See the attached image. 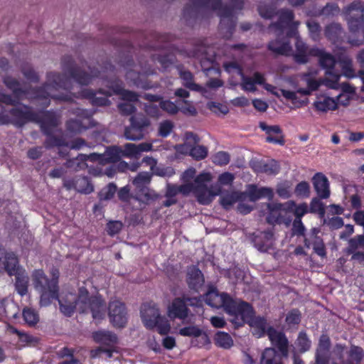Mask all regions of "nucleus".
<instances>
[{
    "mask_svg": "<svg viewBox=\"0 0 364 364\" xmlns=\"http://www.w3.org/2000/svg\"><path fill=\"white\" fill-rule=\"evenodd\" d=\"M161 316L159 308L156 305L145 304L141 308V317L145 327L153 330L156 327L158 319Z\"/></svg>",
    "mask_w": 364,
    "mask_h": 364,
    "instance_id": "nucleus-23",
    "label": "nucleus"
},
{
    "mask_svg": "<svg viewBox=\"0 0 364 364\" xmlns=\"http://www.w3.org/2000/svg\"><path fill=\"white\" fill-rule=\"evenodd\" d=\"M17 105H18L9 111H6L0 104V125L12 124L17 127H22L28 122L39 121L38 112L19 102Z\"/></svg>",
    "mask_w": 364,
    "mask_h": 364,
    "instance_id": "nucleus-7",
    "label": "nucleus"
},
{
    "mask_svg": "<svg viewBox=\"0 0 364 364\" xmlns=\"http://www.w3.org/2000/svg\"><path fill=\"white\" fill-rule=\"evenodd\" d=\"M306 26L310 38L314 41H320L321 34V27L320 24L317 21L310 19L306 21Z\"/></svg>",
    "mask_w": 364,
    "mask_h": 364,
    "instance_id": "nucleus-51",
    "label": "nucleus"
},
{
    "mask_svg": "<svg viewBox=\"0 0 364 364\" xmlns=\"http://www.w3.org/2000/svg\"><path fill=\"white\" fill-rule=\"evenodd\" d=\"M310 54L318 58L321 67L326 70V75L329 76L324 80L325 85L331 89H338L341 74L335 69L336 63L335 57L324 50L317 48L310 50Z\"/></svg>",
    "mask_w": 364,
    "mask_h": 364,
    "instance_id": "nucleus-10",
    "label": "nucleus"
},
{
    "mask_svg": "<svg viewBox=\"0 0 364 364\" xmlns=\"http://www.w3.org/2000/svg\"><path fill=\"white\" fill-rule=\"evenodd\" d=\"M92 337L97 343L109 346L117 343V335L108 331H99L94 332L92 333Z\"/></svg>",
    "mask_w": 364,
    "mask_h": 364,
    "instance_id": "nucleus-38",
    "label": "nucleus"
},
{
    "mask_svg": "<svg viewBox=\"0 0 364 364\" xmlns=\"http://www.w3.org/2000/svg\"><path fill=\"white\" fill-rule=\"evenodd\" d=\"M122 156V149L117 146H112L107 149L103 154V159L106 163H114L118 161Z\"/></svg>",
    "mask_w": 364,
    "mask_h": 364,
    "instance_id": "nucleus-50",
    "label": "nucleus"
},
{
    "mask_svg": "<svg viewBox=\"0 0 364 364\" xmlns=\"http://www.w3.org/2000/svg\"><path fill=\"white\" fill-rule=\"evenodd\" d=\"M180 77L184 81L183 85L186 87L194 91H203V88L193 82V75L190 71H181Z\"/></svg>",
    "mask_w": 364,
    "mask_h": 364,
    "instance_id": "nucleus-49",
    "label": "nucleus"
},
{
    "mask_svg": "<svg viewBox=\"0 0 364 364\" xmlns=\"http://www.w3.org/2000/svg\"><path fill=\"white\" fill-rule=\"evenodd\" d=\"M247 199L245 192L232 191L223 195L220 197V204L225 209H229L237 202H243Z\"/></svg>",
    "mask_w": 364,
    "mask_h": 364,
    "instance_id": "nucleus-34",
    "label": "nucleus"
},
{
    "mask_svg": "<svg viewBox=\"0 0 364 364\" xmlns=\"http://www.w3.org/2000/svg\"><path fill=\"white\" fill-rule=\"evenodd\" d=\"M212 180L210 173H201L194 179L193 193L197 200L202 205H208L212 202L214 197L220 193V188L218 186L208 188L207 184Z\"/></svg>",
    "mask_w": 364,
    "mask_h": 364,
    "instance_id": "nucleus-11",
    "label": "nucleus"
},
{
    "mask_svg": "<svg viewBox=\"0 0 364 364\" xmlns=\"http://www.w3.org/2000/svg\"><path fill=\"white\" fill-rule=\"evenodd\" d=\"M63 186L68 191L75 190L82 194L94 191V186L88 177L77 176L73 178L63 179Z\"/></svg>",
    "mask_w": 364,
    "mask_h": 364,
    "instance_id": "nucleus-19",
    "label": "nucleus"
},
{
    "mask_svg": "<svg viewBox=\"0 0 364 364\" xmlns=\"http://www.w3.org/2000/svg\"><path fill=\"white\" fill-rule=\"evenodd\" d=\"M229 321L234 325L235 328L242 326L245 323L252 328V333L257 338L263 337L267 334L269 326L267 319L263 316H255L253 307L247 302L242 304L236 316Z\"/></svg>",
    "mask_w": 364,
    "mask_h": 364,
    "instance_id": "nucleus-6",
    "label": "nucleus"
},
{
    "mask_svg": "<svg viewBox=\"0 0 364 364\" xmlns=\"http://www.w3.org/2000/svg\"><path fill=\"white\" fill-rule=\"evenodd\" d=\"M267 207L269 211L268 215L267 216V222L269 224L284 223L289 225L291 221L290 218H287L284 215V213H287L284 203H267Z\"/></svg>",
    "mask_w": 364,
    "mask_h": 364,
    "instance_id": "nucleus-20",
    "label": "nucleus"
},
{
    "mask_svg": "<svg viewBox=\"0 0 364 364\" xmlns=\"http://www.w3.org/2000/svg\"><path fill=\"white\" fill-rule=\"evenodd\" d=\"M286 211L287 213H293L295 219L301 220L302 217L309 213V205L306 203L296 204L294 200H288L284 203Z\"/></svg>",
    "mask_w": 364,
    "mask_h": 364,
    "instance_id": "nucleus-35",
    "label": "nucleus"
},
{
    "mask_svg": "<svg viewBox=\"0 0 364 364\" xmlns=\"http://www.w3.org/2000/svg\"><path fill=\"white\" fill-rule=\"evenodd\" d=\"M116 191L117 186L114 183H109L98 193V198L100 200H109L114 197Z\"/></svg>",
    "mask_w": 364,
    "mask_h": 364,
    "instance_id": "nucleus-57",
    "label": "nucleus"
},
{
    "mask_svg": "<svg viewBox=\"0 0 364 364\" xmlns=\"http://www.w3.org/2000/svg\"><path fill=\"white\" fill-rule=\"evenodd\" d=\"M348 355V361L346 364H358L364 357V350L359 346H352Z\"/></svg>",
    "mask_w": 364,
    "mask_h": 364,
    "instance_id": "nucleus-48",
    "label": "nucleus"
},
{
    "mask_svg": "<svg viewBox=\"0 0 364 364\" xmlns=\"http://www.w3.org/2000/svg\"><path fill=\"white\" fill-rule=\"evenodd\" d=\"M295 346L301 353H304L310 350L311 347V341L305 331H302L299 333L295 341Z\"/></svg>",
    "mask_w": 364,
    "mask_h": 364,
    "instance_id": "nucleus-42",
    "label": "nucleus"
},
{
    "mask_svg": "<svg viewBox=\"0 0 364 364\" xmlns=\"http://www.w3.org/2000/svg\"><path fill=\"white\" fill-rule=\"evenodd\" d=\"M46 135L47 136V139L45 141L44 145L47 149H50L54 146L61 147L68 146V143L62 137L53 136L52 133Z\"/></svg>",
    "mask_w": 364,
    "mask_h": 364,
    "instance_id": "nucleus-55",
    "label": "nucleus"
},
{
    "mask_svg": "<svg viewBox=\"0 0 364 364\" xmlns=\"http://www.w3.org/2000/svg\"><path fill=\"white\" fill-rule=\"evenodd\" d=\"M122 66L127 70V80L132 82L133 85L145 90L152 87V85L146 80V77L155 74L156 71L147 61H139V63L136 65L133 63L132 60L129 59L126 63H123Z\"/></svg>",
    "mask_w": 364,
    "mask_h": 364,
    "instance_id": "nucleus-8",
    "label": "nucleus"
},
{
    "mask_svg": "<svg viewBox=\"0 0 364 364\" xmlns=\"http://www.w3.org/2000/svg\"><path fill=\"white\" fill-rule=\"evenodd\" d=\"M241 87L245 91L255 92L256 90V84H264V76L260 73L256 72L252 77L245 76L243 73L241 75Z\"/></svg>",
    "mask_w": 364,
    "mask_h": 364,
    "instance_id": "nucleus-33",
    "label": "nucleus"
},
{
    "mask_svg": "<svg viewBox=\"0 0 364 364\" xmlns=\"http://www.w3.org/2000/svg\"><path fill=\"white\" fill-rule=\"evenodd\" d=\"M3 82L13 92L15 96L14 99L17 100V104L23 95L31 99L43 100L41 103L43 107H48L50 105V98L56 100H70V97L68 95L57 94V92L61 89L69 90L71 88L70 80L68 79L63 80L60 73L57 72L47 73L46 82L43 85L37 89H33L31 92L23 90L19 81L11 76L4 77Z\"/></svg>",
    "mask_w": 364,
    "mask_h": 364,
    "instance_id": "nucleus-1",
    "label": "nucleus"
},
{
    "mask_svg": "<svg viewBox=\"0 0 364 364\" xmlns=\"http://www.w3.org/2000/svg\"><path fill=\"white\" fill-rule=\"evenodd\" d=\"M200 300L198 297H189L183 294L181 297L175 298L167 309V316L171 319L186 320L191 314L190 306H198Z\"/></svg>",
    "mask_w": 364,
    "mask_h": 364,
    "instance_id": "nucleus-13",
    "label": "nucleus"
},
{
    "mask_svg": "<svg viewBox=\"0 0 364 364\" xmlns=\"http://www.w3.org/2000/svg\"><path fill=\"white\" fill-rule=\"evenodd\" d=\"M276 192L279 197L287 199L291 196V184L289 182H284L277 186Z\"/></svg>",
    "mask_w": 364,
    "mask_h": 364,
    "instance_id": "nucleus-62",
    "label": "nucleus"
},
{
    "mask_svg": "<svg viewBox=\"0 0 364 364\" xmlns=\"http://www.w3.org/2000/svg\"><path fill=\"white\" fill-rule=\"evenodd\" d=\"M324 35L333 44L338 45L344 41L345 31L340 23H331L325 27Z\"/></svg>",
    "mask_w": 364,
    "mask_h": 364,
    "instance_id": "nucleus-28",
    "label": "nucleus"
},
{
    "mask_svg": "<svg viewBox=\"0 0 364 364\" xmlns=\"http://www.w3.org/2000/svg\"><path fill=\"white\" fill-rule=\"evenodd\" d=\"M179 334L183 336L198 338L203 344L209 343L208 335L196 326H186L179 330Z\"/></svg>",
    "mask_w": 364,
    "mask_h": 364,
    "instance_id": "nucleus-36",
    "label": "nucleus"
},
{
    "mask_svg": "<svg viewBox=\"0 0 364 364\" xmlns=\"http://www.w3.org/2000/svg\"><path fill=\"white\" fill-rule=\"evenodd\" d=\"M4 269L9 276H14L25 269L20 266L18 257L13 252H5L0 246V272Z\"/></svg>",
    "mask_w": 364,
    "mask_h": 364,
    "instance_id": "nucleus-17",
    "label": "nucleus"
},
{
    "mask_svg": "<svg viewBox=\"0 0 364 364\" xmlns=\"http://www.w3.org/2000/svg\"><path fill=\"white\" fill-rule=\"evenodd\" d=\"M301 77L306 83L307 88L311 93L317 90L322 83L325 85L324 81L316 80L310 73H302Z\"/></svg>",
    "mask_w": 364,
    "mask_h": 364,
    "instance_id": "nucleus-53",
    "label": "nucleus"
},
{
    "mask_svg": "<svg viewBox=\"0 0 364 364\" xmlns=\"http://www.w3.org/2000/svg\"><path fill=\"white\" fill-rule=\"evenodd\" d=\"M249 237L254 247L261 252H266L273 247L274 239L272 230L255 232Z\"/></svg>",
    "mask_w": 364,
    "mask_h": 364,
    "instance_id": "nucleus-18",
    "label": "nucleus"
},
{
    "mask_svg": "<svg viewBox=\"0 0 364 364\" xmlns=\"http://www.w3.org/2000/svg\"><path fill=\"white\" fill-rule=\"evenodd\" d=\"M158 198L156 193L148 187L138 191L136 199L146 203L155 200Z\"/></svg>",
    "mask_w": 364,
    "mask_h": 364,
    "instance_id": "nucleus-56",
    "label": "nucleus"
},
{
    "mask_svg": "<svg viewBox=\"0 0 364 364\" xmlns=\"http://www.w3.org/2000/svg\"><path fill=\"white\" fill-rule=\"evenodd\" d=\"M310 193V185L308 182L304 181L299 183L294 188L295 195L299 198H309Z\"/></svg>",
    "mask_w": 364,
    "mask_h": 364,
    "instance_id": "nucleus-58",
    "label": "nucleus"
},
{
    "mask_svg": "<svg viewBox=\"0 0 364 364\" xmlns=\"http://www.w3.org/2000/svg\"><path fill=\"white\" fill-rule=\"evenodd\" d=\"M247 198L252 202H255L262 198H267L272 200L274 197L273 190L271 188L262 187L258 188L255 185H250L247 189Z\"/></svg>",
    "mask_w": 364,
    "mask_h": 364,
    "instance_id": "nucleus-32",
    "label": "nucleus"
},
{
    "mask_svg": "<svg viewBox=\"0 0 364 364\" xmlns=\"http://www.w3.org/2000/svg\"><path fill=\"white\" fill-rule=\"evenodd\" d=\"M65 166L75 171L85 169L87 166L84 154H79L76 158L67 160Z\"/></svg>",
    "mask_w": 364,
    "mask_h": 364,
    "instance_id": "nucleus-46",
    "label": "nucleus"
},
{
    "mask_svg": "<svg viewBox=\"0 0 364 364\" xmlns=\"http://www.w3.org/2000/svg\"><path fill=\"white\" fill-rule=\"evenodd\" d=\"M22 315L25 322L31 326L36 325L39 321V316L38 312L32 308H24L22 312Z\"/></svg>",
    "mask_w": 364,
    "mask_h": 364,
    "instance_id": "nucleus-54",
    "label": "nucleus"
},
{
    "mask_svg": "<svg viewBox=\"0 0 364 364\" xmlns=\"http://www.w3.org/2000/svg\"><path fill=\"white\" fill-rule=\"evenodd\" d=\"M152 173L150 172L143 171L137 174L133 179L132 183L137 191L146 188L150 183Z\"/></svg>",
    "mask_w": 364,
    "mask_h": 364,
    "instance_id": "nucleus-43",
    "label": "nucleus"
},
{
    "mask_svg": "<svg viewBox=\"0 0 364 364\" xmlns=\"http://www.w3.org/2000/svg\"><path fill=\"white\" fill-rule=\"evenodd\" d=\"M214 341L217 346L228 349L233 345V341L231 336L225 332L218 331L215 333Z\"/></svg>",
    "mask_w": 364,
    "mask_h": 364,
    "instance_id": "nucleus-44",
    "label": "nucleus"
},
{
    "mask_svg": "<svg viewBox=\"0 0 364 364\" xmlns=\"http://www.w3.org/2000/svg\"><path fill=\"white\" fill-rule=\"evenodd\" d=\"M79 313L91 312L95 320H102L105 316V303L101 296H89L85 287L80 288Z\"/></svg>",
    "mask_w": 364,
    "mask_h": 364,
    "instance_id": "nucleus-12",
    "label": "nucleus"
},
{
    "mask_svg": "<svg viewBox=\"0 0 364 364\" xmlns=\"http://www.w3.org/2000/svg\"><path fill=\"white\" fill-rule=\"evenodd\" d=\"M55 299L58 301L60 311L64 316L70 317L75 311L79 312L80 291L78 296L68 293Z\"/></svg>",
    "mask_w": 364,
    "mask_h": 364,
    "instance_id": "nucleus-21",
    "label": "nucleus"
},
{
    "mask_svg": "<svg viewBox=\"0 0 364 364\" xmlns=\"http://www.w3.org/2000/svg\"><path fill=\"white\" fill-rule=\"evenodd\" d=\"M309 210L311 213H317L321 218H324L326 210L324 204L321 201L318 197L313 198L309 206Z\"/></svg>",
    "mask_w": 364,
    "mask_h": 364,
    "instance_id": "nucleus-52",
    "label": "nucleus"
},
{
    "mask_svg": "<svg viewBox=\"0 0 364 364\" xmlns=\"http://www.w3.org/2000/svg\"><path fill=\"white\" fill-rule=\"evenodd\" d=\"M52 276V278L49 279L42 269H35L32 272L33 287L40 294L41 306H48L54 299H58V270L53 269Z\"/></svg>",
    "mask_w": 364,
    "mask_h": 364,
    "instance_id": "nucleus-4",
    "label": "nucleus"
},
{
    "mask_svg": "<svg viewBox=\"0 0 364 364\" xmlns=\"http://www.w3.org/2000/svg\"><path fill=\"white\" fill-rule=\"evenodd\" d=\"M259 364H283L274 348H267L262 352Z\"/></svg>",
    "mask_w": 364,
    "mask_h": 364,
    "instance_id": "nucleus-40",
    "label": "nucleus"
},
{
    "mask_svg": "<svg viewBox=\"0 0 364 364\" xmlns=\"http://www.w3.org/2000/svg\"><path fill=\"white\" fill-rule=\"evenodd\" d=\"M14 276L16 277L14 283L15 290L21 296L26 295L28 291L29 278L26 270Z\"/></svg>",
    "mask_w": 364,
    "mask_h": 364,
    "instance_id": "nucleus-39",
    "label": "nucleus"
},
{
    "mask_svg": "<svg viewBox=\"0 0 364 364\" xmlns=\"http://www.w3.org/2000/svg\"><path fill=\"white\" fill-rule=\"evenodd\" d=\"M190 155L197 160L203 159L208 155V149L201 145L193 146L190 149Z\"/></svg>",
    "mask_w": 364,
    "mask_h": 364,
    "instance_id": "nucleus-61",
    "label": "nucleus"
},
{
    "mask_svg": "<svg viewBox=\"0 0 364 364\" xmlns=\"http://www.w3.org/2000/svg\"><path fill=\"white\" fill-rule=\"evenodd\" d=\"M276 8L274 5H267L265 4H260L258 6V11L259 15L267 19H269L276 14Z\"/></svg>",
    "mask_w": 364,
    "mask_h": 364,
    "instance_id": "nucleus-60",
    "label": "nucleus"
},
{
    "mask_svg": "<svg viewBox=\"0 0 364 364\" xmlns=\"http://www.w3.org/2000/svg\"><path fill=\"white\" fill-rule=\"evenodd\" d=\"M336 55L337 61L341 68L342 75L348 78L354 77L355 74L353 68V61L346 50H341L340 52L336 53Z\"/></svg>",
    "mask_w": 364,
    "mask_h": 364,
    "instance_id": "nucleus-31",
    "label": "nucleus"
},
{
    "mask_svg": "<svg viewBox=\"0 0 364 364\" xmlns=\"http://www.w3.org/2000/svg\"><path fill=\"white\" fill-rule=\"evenodd\" d=\"M186 282L188 287L198 291L203 286L205 279L202 272L196 266H191L187 269Z\"/></svg>",
    "mask_w": 364,
    "mask_h": 364,
    "instance_id": "nucleus-26",
    "label": "nucleus"
},
{
    "mask_svg": "<svg viewBox=\"0 0 364 364\" xmlns=\"http://www.w3.org/2000/svg\"><path fill=\"white\" fill-rule=\"evenodd\" d=\"M312 183L319 198L326 199L329 198V182L325 175L321 173H316L312 178Z\"/></svg>",
    "mask_w": 364,
    "mask_h": 364,
    "instance_id": "nucleus-27",
    "label": "nucleus"
},
{
    "mask_svg": "<svg viewBox=\"0 0 364 364\" xmlns=\"http://www.w3.org/2000/svg\"><path fill=\"white\" fill-rule=\"evenodd\" d=\"M178 53L186 57L203 59L206 53V47L203 43H200L195 46L193 50L187 51L180 50H178Z\"/></svg>",
    "mask_w": 364,
    "mask_h": 364,
    "instance_id": "nucleus-47",
    "label": "nucleus"
},
{
    "mask_svg": "<svg viewBox=\"0 0 364 364\" xmlns=\"http://www.w3.org/2000/svg\"><path fill=\"white\" fill-rule=\"evenodd\" d=\"M343 14L348 22L350 33L353 35L361 33L362 38L349 37L348 42L354 46H359L364 42V2L356 0L343 9Z\"/></svg>",
    "mask_w": 364,
    "mask_h": 364,
    "instance_id": "nucleus-5",
    "label": "nucleus"
},
{
    "mask_svg": "<svg viewBox=\"0 0 364 364\" xmlns=\"http://www.w3.org/2000/svg\"><path fill=\"white\" fill-rule=\"evenodd\" d=\"M341 9L336 3H328L321 9V14L326 16H334L339 14Z\"/></svg>",
    "mask_w": 364,
    "mask_h": 364,
    "instance_id": "nucleus-64",
    "label": "nucleus"
},
{
    "mask_svg": "<svg viewBox=\"0 0 364 364\" xmlns=\"http://www.w3.org/2000/svg\"><path fill=\"white\" fill-rule=\"evenodd\" d=\"M61 68L63 73L60 74L63 80H70V87L69 90L61 89L57 92L58 95H68L70 97L69 100H62L63 102L72 101L73 97H82L90 100L92 105L95 106H105L109 103L107 96L111 95V92H103V95L97 96V93L92 90L84 89L77 95L73 93V90L72 80L81 85L90 84L94 77L99 76L100 72L95 69L89 68L90 73L85 72L82 68L77 66L70 56H65L61 61Z\"/></svg>",
    "mask_w": 364,
    "mask_h": 364,
    "instance_id": "nucleus-2",
    "label": "nucleus"
},
{
    "mask_svg": "<svg viewBox=\"0 0 364 364\" xmlns=\"http://www.w3.org/2000/svg\"><path fill=\"white\" fill-rule=\"evenodd\" d=\"M279 170L280 166L279 163L274 159L260 162L257 168L258 171L268 175H276L279 173Z\"/></svg>",
    "mask_w": 364,
    "mask_h": 364,
    "instance_id": "nucleus-41",
    "label": "nucleus"
},
{
    "mask_svg": "<svg viewBox=\"0 0 364 364\" xmlns=\"http://www.w3.org/2000/svg\"><path fill=\"white\" fill-rule=\"evenodd\" d=\"M35 122L40 124L44 134H49L58 125L60 120L58 115L55 112L48 111L42 114L39 113V121Z\"/></svg>",
    "mask_w": 364,
    "mask_h": 364,
    "instance_id": "nucleus-24",
    "label": "nucleus"
},
{
    "mask_svg": "<svg viewBox=\"0 0 364 364\" xmlns=\"http://www.w3.org/2000/svg\"><path fill=\"white\" fill-rule=\"evenodd\" d=\"M108 316L111 323L116 328H123L127 323V311L124 303L119 300L110 301Z\"/></svg>",
    "mask_w": 364,
    "mask_h": 364,
    "instance_id": "nucleus-16",
    "label": "nucleus"
},
{
    "mask_svg": "<svg viewBox=\"0 0 364 364\" xmlns=\"http://www.w3.org/2000/svg\"><path fill=\"white\" fill-rule=\"evenodd\" d=\"M294 15L290 9H282L279 12V21L277 23L269 26L270 30H274L277 36L279 37L283 33V29L288 26L294 19Z\"/></svg>",
    "mask_w": 364,
    "mask_h": 364,
    "instance_id": "nucleus-29",
    "label": "nucleus"
},
{
    "mask_svg": "<svg viewBox=\"0 0 364 364\" xmlns=\"http://www.w3.org/2000/svg\"><path fill=\"white\" fill-rule=\"evenodd\" d=\"M151 126L150 119L144 114L133 115L129 118V125L124 128V136L127 140L143 139Z\"/></svg>",
    "mask_w": 364,
    "mask_h": 364,
    "instance_id": "nucleus-14",
    "label": "nucleus"
},
{
    "mask_svg": "<svg viewBox=\"0 0 364 364\" xmlns=\"http://www.w3.org/2000/svg\"><path fill=\"white\" fill-rule=\"evenodd\" d=\"M314 106L317 111L326 112L329 110L336 109L337 102L332 97L318 96L316 100L314 102Z\"/></svg>",
    "mask_w": 364,
    "mask_h": 364,
    "instance_id": "nucleus-37",
    "label": "nucleus"
},
{
    "mask_svg": "<svg viewBox=\"0 0 364 364\" xmlns=\"http://www.w3.org/2000/svg\"><path fill=\"white\" fill-rule=\"evenodd\" d=\"M21 72L23 76L29 81L33 82H38L40 80L38 73L33 70L32 67L26 65L22 67Z\"/></svg>",
    "mask_w": 364,
    "mask_h": 364,
    "instance_id": "nucleus-63",
    "label": "nucleus"
},
{
    "mask_svg": "<svg viewBox=\"0 0 364 364\" xmlns=\"http://www.w3.org/2000/svg\"><path fill=\"white\" fill-rule=\"evenodd\" d=\"M156 327L158 333L161 335H167L171 331V325L168 320L161 316L156 322Z\"/></svg>",
    "mask_w": 364,
    "mask_h": 364,
    "instance_id": "nucleus-59",
    "label": "nucleus"
},
{
    "mask_svg": "<svg viewBox=\"0 0 364 364\" xmlns=\"http://www.w3.org/2000/svg\"><path fill=\"white\" fill-rule=\"evenodd\" d=\"M259 128L264 131L267 134L266 141L279 145L284 144V135L282 130L278 125L269 126L264 122H260L259 124Z\"/></svg>",
    "mask_w": 364,
    "mask_h": 364,
    "instance_id": "nucleus-25",
    "label": "nucleus"
},
{
    "mask_svg": "<svg viewBox=\"0 0 364 364\" xmlns=\"http://www.w3.org/2000/svg\"><path fill=\"white\" fill-rule=\"evenodd\" d=\"M151 60L152 62L157 61L161 66L163 70H166L170 66L173 65L175 63L176 58L172 54H158L153 55L151 56Z\"/></svg>",
    "mask_w": 364,
    "mask_h": 364,
    "instance_id": "nucleus-45",
    "label": "nucleus"
},
{
    "mask_svg": "<svg viewBox=\"0 0 364 364\" xmlns=\"http://www.w3.org/2000/svg\"><path fill=\"white\" fill-rule=\"evenodd\" d=\"M267 48L274 54L277 55H291L292 53L290 42L287 38L283 39L277 38L275 41H270L268 43Z\"/></svg>",
    "mask_w": 364,
    "mask_h": 364,
    "instance_id": "nucleus-30",
    "label": "nucleus"
},
{
    "mask_svg": "<svg viewBox=\"0 0 364 364\" xmlns=\"http://www.w3.org/2000/svg\"><path fill=\"white\" fill-rule=\"evenodd\" d=\"M107 86L112 88L113 92L121 95L124 102L119 103L118 109L123 115H130L136 110L133 102L138 101L139 96L132 91L123 89L118 82H107Z\"/></svg>",
    "mask_w": 364,
    "mask_h": 364,
    "instance_id": "nucleus-15",
    "label": "nucleus"
},
{
    "mask_svg": "<svg viewBox=\"0 0 364 364\" xmlns=\"http://www.w3.org/2000/svg\"><path fill=\"white\" fill-rule=\"evenodd\" d=\"M267 336L272 344L277 347L283 357H287L289 353V341L284 333L269 327Z\"/></svg>",
    "mask_w": 364,
    "mask_h": 364,
    "instance_id": "nucleus-22",
    "label": "nucleus"
},
{
    "mask_svg": "<svg viewBox=\"0 0 364 364\" xmlns=\"http://www.w3.org/2000/svg\"><path fill=\"white\" fill-rule=\"evenodd\" d=\"M191 6L183 10L185 16H197L198 13L205 10L215 11L220 18V30L224 37L230 38L236 26L237 18L233 10H242L245 6L244 0H228L231 6L224 4L223 0H189Z\"/></svg>",
    "mask_w": 364,
    "mask_h": 364,
    "instance_id": "nucleus-3",
    "label": "nucleus"
},
{
    "mask_svg": "<svg viewBox=\"0 0 364 364\" xmlns=\"http://www.w3.org/2000/svg\"><path fill=\"white\" fill-rule=\"evenodd\" d=\"M205 303L216 309L223 307L225 312L233 318L238 312L242 304L240 299H233L226 293L220 294L216 289H210L205 296Z\"/></svg>",
    "mask_w": 364,
    "mask_h": 364,
    "instance_id": "nucleus-9",
    "label": "nucleus"
}]
</instances>
